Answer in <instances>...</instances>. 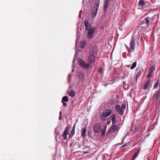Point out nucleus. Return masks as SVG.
Masks as SVG:
<instances>
[{
  "label": "nucleus",
  "instance_id": "obj_1",
  "mask_svg": "<svg viewBox=\"0 0 160 160\" xmlns=\"http://www.w3.org/2000/svg\"><path fill=\"white\" fill-rule=\"evenodd\" d=\"M97 53V50L96 48H93L90 50L88 57V63H87L82 59L78 58V63L80 66L84 68H88L90 66L93 64L95 62V58Z\"/></svg>",
  "mask_w": 160,
  "mask_h": 160
},
{
  "label": "nucleus",
  "instance_id": "obj_2",
  "mask_svg": "<svg viewBox=\"0 0 160 160\" xmlns=\"http://www.w3.org/2000/svg\"><path fill=\"white\" fill-rule=\"evenodd\" d=\"M97 3L93 7L92 11V18L94 17L97 12L98 10L99 4L100 1L99 0L98 1Z\"/></svg>",
  "mask_w": 160,
  "mask_h": 160
},
{
  "label": "nucleus",
  "instance_id": "obj_3",
  "mask_svg": "<svg viewBox=\"0 0 160 160\" xmlns=\"http://www.w3.org/2000/svg\"><path fill=\"white\" fill-rule=\"evenodd\" d=\"M112 110L110 109H107L103 112L101 117V120H105L106 118L109 115L112 113Z\"/></svg>",
  "mask_w": 160,
  "mask_h": 160
},
{
  "label": "nucleus",
  "instance_id": "obj_4",
  "mask_svg": "<svg viewBox=\"0 0 160 160\" xmlns=\"http://www.w3.org/2000/svg\"><path fill=\"white\" fill-rule=\"evenodd\" d=\"M130 48L128 50V52H131L134 51L136 46L135 40L133 38H131V40L130 43Z\"/></svg>",
  "mask_w": 160,
  "mask_h": 160
},
{
  "label": "nucleus",
  "instance_id": "obj_5",
  "mask_svg": "<svg viewBox=\"0 0 160 160\" xmlns=\"http://www.w3.org/2000/svg\"><path fill=\"white\" fill-rule=\"evenodd\" d=\"M95 31V28L94 27H92L90 30L87 33V37L89 39H91L93 38Z\"/></svg>",
  "mask_w": 160,
  "mask_h": 160
},
{
  "label": "nucleus",
  "instance_id": "obj_6",
  "mask_svg": "<svg viewBox=\"0 0 160 160\" xmlns=\"http://www.w3.org/2000/svg\"><path fill=\"white\" fill-rule=\"evenodd\" d=\"M93 128L95 132L96 133H99L101 132V126L99 123H96L94 125Z\"/></svg>",
  "mask_w": 160,
  "mask_h": 160
},
{
  "label": "nucleus",
  "instance_id": "obj_7",
  "mask_svg": "<svg viewBox=\"0 0 160 160\" xmlns=\"http://www.w3.org/2000/svg\"><path fill=\"white\" fill-rule=\"evenodd\" d=\"M118 126L115 125L112 126L109 129V130L107 134V135L108 136L110 134L113 132L116 131L117 130L118 128Z\"/></svg>",
  "mask_w": 160,
  "mask_h": 160
},
{
  "label": "nucleus",
  "instance_id": "obj_8",
  "mask_svg": "<svg viewBox=\"0 0 160 160\" xmlns=\"http://www.w3.org/2000/svg\"><path fill=\"white\" fill-rule=\"evenodd\" d=\"M69 134V128L66 127L65 128L64 132L62 135V137L64 138V139L66 140L67 138V135Z\"/></svg>",
  "mask_w": 160,
  "mask_h": 160
},
{
  "label": "nucleus",
  "instance_id": "obj_9",
  "mask_svg": "<svg viewBox=\"0 0 160 160\" xmlns=\"http://www.w3.org/2000/svg\"><path fill=\"white\" fill-rule=\"evenodd\" d=\"M153 18L149 17L146 18L144 19L143 21L146 23L147 26H148L149 23H151L153 21Z\"/></svg>",
  "mask_w": 160,
  "mask_h": 160
},
{
  "label": "nucleus",
  "instance_id": "obj_10",
  "mask_svg": "<svg viewBox=\"0 0 160 160\" xmlns=\"http://www.w3.org/2000/svg\"><path fill=\"white\" fill-rule=\"evenodd\" d=\"M115 108L117 112L120 115H122L123 113V108L119 105L116 106Z\"/></svg>",
  "mask_w": 160,
  "mask_h": 160
},
{
  "label": "nucleus",
  "instance_id": "obj_11",
  "mask_svg": "<svg viewBox=\"0 0 160 160\" xmlns=\"http://www.w3.org/2000/svg\"><path fill=\"white\" fill-rule=\"evenodd\" d=\"M153 98L157 100L160 98V91H156L153 95Z\"/></svg>",
  "mask_w": 160,
  "mask_h": 160
},
{
  "label": "nucleus",
  "instance_id": "obj_12",
  "mask_svg": "<svg viewBox=\"0 0 160 160\" xmlns=\"http://www.w3.org/2000/svg\"><path fill=\"white\" fill-rule=\"evenodd\" d=\"M84 25L86 29L88 30H90L91 28L92 27H91V25L89 23L88 21L87 20H86L84 22Z\"/></svg>",
  "mask_w": 160,
  "mask_h": 160
},
{
  "label": "nucleus",
  "instance_id": "obj_13",
  "mask_svg": "<svg viewBox=\"0 0 160 160\" xmlns=\"http://www.w3.org/2000/svg\"><path fill=\"white\" fill-rule=\"evenodd\" d=\"M151 80L148 79L144 84L143 89H147L151 84Z\"/></svg>",
  "mask_w": 160,
  "mask_h": 160
},
{
  "label": "nucleus",
  "instance_id": "obj_14",
  "mask_svg": "<svg viewBox=\"0 0 160 160\" xmlns=\"http://www.w3.org/2000/svg\"><path fill=\"white\" fill-rule=\"evenodd\" d=\"M110 2V0H105L104 3V9L105 11V12L107 10V7Z\"/></svg>",
  "mask_w": 160,
  "mask_h": 160
},
{
  "label": "nucleus",
  "instance_id": "obj_15",
  "mask_svg": "<svg viewBox=\"0 0 160 160\" xmlns=\"http://www.w3.org/2000/svg\"><path fill=\"white\" fill-rule=\"evenodd\" d=\"M75 124H74V125L72 129V131L71 132V133H70V134L69 135V138H72L75 133Z\"/></svg>",
  "mask_w": 160,
  "mask_h": 160
},
{
  "label": "nucleus",
  "instance_id": "obj_16",
  "mask_svg": "<svg viewBox=\"0 0 160 160\" xmlns=\"http://www.w3.org/2000/svg\"><path fill=\"white\" fill-rule=\"evenodd\" d=\"M86 128L85 127L82 130L81 132V136L82 137L84 138L86 136Z\"/></svg>",
  "mask_w": 160,
  "mask_h": 160
},
{
  "label": "nucleus",
  "instance_id": "obj_17",
  "mask_svg": "<svg viewBox=\"0 0 160 160\" xmlns=\"http://www.w3.org/2000/svg\"><path fill=\"white\" fill-rule=\"evenodd\" d=\"M158 86L160 87V82H159V80H158L154 85V89L157 88Z\"/></svg>",
  "mask_w": 160,
  "mask_h": 160
},
{
  "label": "nucleus",
  "instance_id": "obj_18",
  "mask_svg": "<svg viewBox=\"0 0 160 160\" xmlns=\"http://www.w3.org/2000/svg\"><path fill=\"white\" fill-rule=\"evenodd\" d=\"M69 95L71 97H73L75 95V93L73 91H67Z\"/></svg>",
  "mask_w": 160,
  "mask_h": 160
},
{
  "label": "nucleus",
  "instance_id": "obj_19",
  "mask_svg": "<svg viewBox=\"0 0 160 160\" xmlns=\"http://www.w3.org/2000/svg\"><path fill=\"white\" fill-rule=\"evenodd\" d=\"M138 4L141 6L144 7L146 3L143 0H140L138 2Z\"/></svg>",
  "mask_w": 160,
  "mask_h": 160
},
{
  "label": "nucleus",
  "instance_id": "obj_20",
  "mask_svg": "<svg viewBox=\"0 0 160 160\" xmlns=\"http://www.w3.org/2000/svg\"><path fill=\"white\" fill-rule=\"evenodd\" d=\"M111 120L113 124H115L116 120V116L115 115H112L111 116Z\"/></svg>",
  "mask_w": 160,
  "mask_h": 160
},
{
  "label": "nucleus",
  "instance_id": "obj_21",
  "mask_svg": "<svg viewBox=\"0 0 160 160\" xmlns=\"http://www.w3.org/2000/svg\"><path fill=\"white\" fill-rule=\"evenodd\" d=\"M140 149L138 150L134 154L132 157V159L133 160H134L138 156V155L140 152Z\"/></svg>",
  "mask_w": 160,
  "mask_h": 160
},
{
  "label": "nucleus",
  "instance_id": "obj_22",
  "mask_svg": "<svg viewBox=\"0 0 160 160\" xmlns=\"http://www.w3.org/2000/svg\"><path fill=\"white\" fill-rule=\"evenodd\" d=\"M68 100V98L67 96H65L63 97L62 99V102H67Z\"/></svg>",
  "mask_w": 160,
  "mask_h": 160
},
{
  "label": "nucleus",
  "instance_id": "obj_23",
  "mask_svg": "<svg viewBox=\"0 0 160 160\" xmlns=\"http://www.w3.org/2000/svg\"><path fill=\"white\" fill-rule=\"evenodd\" d=\"M86 45V42H80V46L82 48H83Z\"/></svg>",
  "mask_w": 160,
  "mask_h": 160
},
{
  "label": "nucleus",
  "instance_id": "obj_24",
  "mask_svg": "<svg viewBox=\"0 0 160 160\" xmlns=\"http://www.w3.org/2000/svg\"><path fill=\"white\" fill-rule=\"evenodd\" d=\"M155 69V65H153L149 69V71L151 72L154 71Z\"/></svg>",
  "mask_w": 160,
  "mask_h": 160
},
{
  "label": "nucleus",
  "instance_id": "obj_25",
  "mask_svg": "<svg viewBox=\"0 0 160 160\" xmlns=\"http://www.w3.org/2000/svg\"><path fill=\"white\" fill-rule=\"evenodd\" d=\"M107 127L106 125H105L104 127L105 129L104 130H103L102 131H101L102 132V136H104L105 135V133H106V129Z\"/></svg>",
  "mask_w": 160,
  "mask_h": 160
},
{
  "label": "nucleus",
  "instance_id": "obj_26",
  "mask_svg": "<svg viewBox=\"0 0 160 160\" xmlns=\"http://www.w3.org/2000/svg\"><path fill=\"white\" fill-rule=\"evenodd\" d=\"M142 73V72L141 71H139L137 73L136 77L137 78H139L141 74Z\"/></svg>",
  "mask_w": 160,
  "mask_h": 160
},
{
  "label": "nucleus",
  "instance_id": "obj_27",
  "mask_svg": "<svg viewBox=\"0 0 160 160\" xmlns=\"http://www.w3.org/2000/svg\"><path fill=\"white\" fill-rule=\"evenodd\" d=\"M136 65H137L136 62H134L133 63V64L132 65V66H131V69L132 70V69H134L136 67Z\"/></svg>",
  "mask_w": 160,
  "mask_h": 160
},
{
  "label": "nucleus",
  "instance_id": "obj_28",
  "mask_svg": "<svg viewBox=\"0 0 160 160\" xmlns=\"http://www.w3.org/2000/svg\"><path fill=\"white\" fill-rule=\"evenodd\" d=\"M98 71L100 73H103V70L102 68H100L98 69Z\"/></svg>",
  "mask_w": 160,
  "mask_h": 160
},
{
  "label": "nucleus",
  "instance_id": "obj_29",
  "mask_svg": "<svg viewBox=\"0 0 160 160\" xmlns=\"http://www.w3.org/2000/svg\"><path fill=\"white\" fill-rule=\"evenodd\" d=\"M152 75V72H149V73L147 75V78H150Z\"/></svg>",
  "mask_w": 160,
  "mask_h": 160
},
{
  "label": "nucleus",
  "instance_id": "obj_30",
  "mask_svg": "<svg viewBox=\"0 0 160 160\" xmlns=\"http://www.w3.org/2000/svg\"><path fill=\"white\" fill-rule=\"evenodd\" d=\"M122 108H123V111H124V109L126 108V104H123L122 105Z\"/></svg>",
  "mask_w": 160,
  "mask_h": 160
},
{
  "label": "nucleus",
  "instance_id": "obj_31",
  "mask_svg": "<svg viewBox=\"0 0 160 160\" xmlns=\"http://www.w3.org/2000/svg\"><path fill=\"white\" fill-rule=\"evenodd\" d=\"M62 102L63 103V106H65L67 105L66 103L65 102Z\"/></svg>",
  "mask_w": 160,
  "mask_h": 160
},
{
  "label": "nucleus",
  "instance_id": "obj_32",
  "mask_svg": "<svg viewBox=\"0 0 160 160\" xmlns=\"http://www.w3.org/2000/svg\"><path fill=\"white\" fill-rule=\"evenodd\" d=\"M126 48H127V49H128V50L130 49H129V48L128 47V46H126Z\"/></svg>",
  "mask_w": 160,
  "mask_h": 160
},
{
  "label": "nucleus",
  "instance_id": "obj_33",
  "mask_svg": "<svg viewBox=\"0 0 160 160\" xmlns=\"http://www.w3.org/2000/svg\"><path fill=\"white\" fill-rule=\"evenodd\" d=\"M56 131H57V129H56V128H55V133L56 134Z\"/></svg>",
  "mask_w": 160,
  "mask_h": 160
},
{
  "label": "nucleus",
  "instance_id": "obj_34",
  "mask_svg": "<svg viewBox=\"0 0 160 160\" xmlns=\"http://www.w3.org/2000/svg\"><path fill=\"white\" fill-rule=\"evenodd\" d=\"M84 152L87 153H88V152H87V151L86 152Z\"/></svg>",
  "mask_w": 160,
  "mask_h": 160
},
{
  "label": "nucleus",
  "instance_id": "obj_35",
  "mask_svg": "<svg viewBox=\"0 0 160 160\" xmlns=\"http://www.w3.org/2000/svg\"><path fill=\"white\" fill-rule=\"evenodd\" d=\"M125 145V144L122 146V147H124Z\"/></svg>",
  "mask_w": 160,
  "mask_h": 160
},
{
  "label": "nucleus",
  "instance_id": "obj_36",
  "mask_svg": "<svg viewBox=\"0 0 160 160\" xmlns=\"http://www.w3.org/2000/svg\"><path fill=\"white\" fill-rule=\"evenodd\" d=\"M81 145H79V147H79V148H81Z\"/></svg>",
  "mask_w": 160,
  "mask_h": 160
},
{
  "label": "nucleus",
  "instance_id": "obj_37",
  "mask_svg": "<svg viewBox=\"0 0 160 160\" xmlns=\"http://www.w3.org/2000/svg\"><path fill=\"white\" fill-rule=\"evenodd\" d=\"M130 66V65H128L127 67L128 68Z\"/></svg>",
  "mask_w": 160,
  "mask_h": 160
},
{
  "label": "nucleus",
  "instance_id": "obj_38",
  "mask_svg": "<svg viewBox=\"0 0 160 160\" xmlns=\"http://www.w3.org/2000/svg\"><path fill=\"white\" fill-rule=\"evenodd\" d=\"M74 61H75V58L74 59L73 61V63L74 62Z\"/></svg>",
  "mask_w": 160,
  "mask_h": 160
},
{
  "label": "nucleus",
  "instance_id": "obj_39",
  "mask_svg": "<svg viewBox=\"0 0 160 160\" xmlns=\"http://www.w3.org/2000/svg\"><path fill=\"white\" fill-rule=\"evenodd\" d=\"M73 70L72 69V72H73Z\"/></svg>",
  "mask_w": 160,
  "mask_h": 160
},
{
  "label": "nucleus",
  "instance_id": "obj_40",
  "mask_svg": "<svg viewBox=\"0 0 160 160\" xmlns=\"http://www.w3.org/2000/svg\"><path fill=\"white\" fill-rule=\"evenodd\" d=\"M126 137V136L125 137H125ZM123 138V139H124V138Z\"/></svg>",
  "mask_w": 160,
  "mask_h": 160
}]
</instances>
